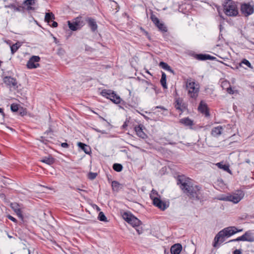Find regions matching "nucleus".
<instances>
[{
    "mask_svg": "<svg viewBox=\"0 0 254 254\" xmlns=\"http://www.w3.org/2000/svg\"><path fill=\"white\" fill-rule=\"evenodd\" d=\"M178 185L190 198L197 199L199 194L200 188L199 186L194 185L189 178L184 176H179L177 179Z\"/></svg>",
    "mask_w": 254,
    "mask_h": 254,
    "instance_id": "obj_1",
    "label": "nucleus"
},
{
    "mask_svg": "<svg viewBox=\"0 0 254 254\" xmlns=\"http://www.w3.org/2000/svg\"><path fill=\"white\" fill-rule=\"evenodd\" d=\"M235 226H229L220 231L215 236L213 246L214 248H219L220 245L225 241L226 238H229L235 234Z\"/></svg>",
    "mask_w": 254,
    "mask_h": 254,
    "instance_id": "obj_2",
    "label": "nucleus"
},
{
    "mask_svg": "<svg viewBox=\"0 0 254 254\" xmlns=\"http://www.w3.org/2000/svg\"><path fill=\"white\" fill-rule=\"evenodd\" d=\"M223 12L228 16L235 17L239 14L236 3L232 0H225L223 4Z\"/></svg>",
    "mask_w": 254,
    "mask_h": 254,
    "instance_id": "obj_3",
    "label": "nucleus"
},
{
    "mask_svg": "<svg viewBox=\"0 0 254 254\" xmlns=\"http://www.w3.org/2000/svg\"><path fill=\"white\" fill-rule=\"evenodd\" d=\"M245 193L241 190H237L235 192L228 194L219 198L221 200L231 201L235 204L239 202L244 197Z\"/></svg>",
    "mask_w": 254,
    "mask_h": 254,
    "instance_id": "obj_4",
    "label": "nucleus"
},
{
    "mask_svg": "<svg viewBox=\"0 0 254 254\" xmlns=\"http://www.w3.org/2000/svg\"><path fill=\"white\" fill-rule=\"evenodd\" d=\"M186 88L188 91V95L190 97L195 99L197 97L198 87L195 82L188 80L186 83Z\"/></svg>",
    "mask_w": 254,
    "mask_h": 254,
    "instance_id": "obj_5",
    "label": "nucleus"
},
{
    "mask_svg": "<svg viewBox=\"0 0 254 254\" xmlns=\"http://www.w3.org/2000/svg\"><path fill=\"white\" fill-rule=\"evenodd\" d=\"M122 216L126 221L130 224L133 227L139 226L141 223V221L138 219L129 212H125Z\"/></svg>",
    "mask_w": 254,
    "mask_h": 254,
    "instance_id": "obj_6",
    "label": "nucleus"
},
{
    "mask_svg": "<svg viewBox=\"0 0 254 254\" xmlns=\"http://www.w3.org/2000/svg\"><path fill=\"white\" fill-rule=\"evenodd\" d=\"M175 109L182 114L187 109V104L184 101V100L180 97L176 98L174 103Z\"/></svg>",
    "mask_w": 254,
    "mask_h": 254,
    "instance_id": "obj_7",
    "label": "nucleus"
},
{
    "mask_svg": "<svg viewBox=\"0 0 254 254\" xmlns=\"http://www.w3.org/2000/svg\"><path fill=\"white\" fill-rule=\"evenodd\" d=\"M241 11L245 16H248L254 13V5L250 3H243L241 5Z\"/></svg>",
    "mask_w": 254,
    "mask_h": 254,
    "instance_id": "obj_8",
    "label": "nucleus"
},
{
    "mask_svg": "<svg viewBox=\"0 0 254 254\" xmlns=\"http://www.w3.org/2000/svg\"><path fill=\"white\" fill-rule=\"evenodd\" d=\"M152 201L154 206L163 211L166 210L169 206V202L163 201L158 197L153 198Z\"/></svg>",
    "mask_w": 254,
    "mask_h": 254,
    "instance_id": "obj_9",
    "label": "nucleus"
},
{
    "mask_svg": "<svg viewBox=\"0 0 254 254\" xmlns=\"http://www.w3.org/2000/svg\"><path fill=\"white\" fill-rule=\"evenodd\" d=\"M40 60L39 56H33L28 61L27 66L29 69L35 68L39 66L38 63Z\"/></svg>",
    "mask_w": 254,
    "mask_h": 254,
    "instance_id": "obj_10",
    "label": "nucleus"
},
{
    "mask_svg": "<svg viewBox=\"0 0 254 254\" xmlns=\"http://www.w3.org/2000/svg\"><path fill=\"white\" fill-rule=\"evenodd\" d=\"M68 25L70 30L76 31L82 26V22L80 21L79 18H77L72 22L68 21Z\"/></svg>",
    "mask_w": 254,
    "mask_h": 254,
    "instance_id": "obj_11",
    "label": "nucleus"
},
{
    "mask_svg": "<svg viewBox=\"0 0 254 254\" xmlns=\"http://www.w3.org/2000/svg\"><path fill=\"white\" fill-rule=\"evenodd\" d=\"M3 82L5 84L9 87H15L16 86L17 84L16 79L11 76H5L3 78Z\"/></svg>",
    "mask_w": 254,
    "mask_h": 254,
    "instance_id": "obj_12",
    "label": "nucleus"
},
{
    "mask_svg": "<svg viewBox=\"0 0 254 254\" xmlns=\"http://www.w3.org/2000/svg\"><path fill=\"white\" fill-rule=\"evenodd\" d=\"M36 2V0H25L23 3V7H25V8L28 10H34L35 8L32 6L34 5Z\"/></svg>",
    "mask_w": 254,
    "mask_h": 254,
    "instance_id": "obj_13",
    "label": "nucleus"
},
{
    "mask_svg": "<svg viewBox=\"0 0 254 254\" xmlns=\"http://www.w3.org/2000/svg\"><path fill=\"white\" fill-rule=\"evenodd\" d=\"M182 250V246L180 244H176L171 247L170 251L172 254H180Z\"/></svg>",
    "mask_w": 254,
    "mask_h": 254,
    "instance_id": "obj_14",
    "label": "nucleus"
},
{
    "mask_svg": "<svg viewBox=\"0 0 254 254\" xmlns=\"http://www.w3.org/2000/svg\"><path fill=\"white\" fill-rule=\"evenodd\" d=\"M142 126L139 125L134 127V130L136 132V134L140 137L144 139L146 138V134L143 132L142 129Z\"/></svg>",
    "mask_w": 254,
    "mask_h": 254,
    "instance_id": "obj_15",
    "label": "nucleus"
},
{
    "mask_svg": "<svg viewBox=\"0 0 254 254\" xmlns=\"http://www.w3.org/2000/svg\"><path fill=\"white\" fill-rule=\"evenodd\" d=\"M244 241L249 242H254V236L250 231L246 232L243 235Z\"/></svg>",
    "mask_w": 254,
    "mask_h": 254,
    "instance_id": "obj_16",
    "label": "nucleus"
},
{
    "mask_svg": "<svg viewBox=\"0 0 254 254\" xmlns=\"http://www.w3.org/2000/svg\"><path fill=\"white\" fill-rule=\"evenodd\" d=\"M89 27L92 32H95L97 29V24L95 19L92 18H88L87 20Z\"/></svg>",
    "mask_w": 254,
    "mask_h": 254,
    "instance_id": "obj_17",
    "label": "nucleus"
},
{
    "mask_svg": "<svg viewBox=\"0 0 254 254\" xmlns=\"http://www.w3.org/2000/svg\"><path fill=\"white\" fill-rule=\"evenodd\" d=\"M198 111L204 114L206 116V103L204 101H201L198 107Z\"/></svg>",
    "mask_w": 254,
    "mask_h": 254,
    "instance_id": "obj_18",
    "label": "nucleus"
},
{
    "mask_svg": "<svg viewBox=\"0 0 254 254\" xmlns=\"http://www.w3.org/2000/svg\"><path fill=\"white\" fill-rule=\"evenodd\" d=\"M216 165L219 168L223 169L230 174H232V171L230 170L228 164H224L223 162H219L217 163Z\"/></svg>",
    "mask_w": 254,
    "mask_h": 254,
    "instance_id": "obj_19",
    "label": "nucleus"
},
{
    "mask_svg": "<svg viewBox=\"0 0 254 254\" xmlns=\"http://www.w3.org/2000/svg\"><path fill=\"white\" fill-rule=\"evenodd\" d=\"M41 161L43 163H45L48 165H52L54 163L55 159L52 156H49L48 157H44L41 160Z\"/></svg>",
    "mask_w": 254,
    "mask_h": 254,
    "instance_id": "obj_20",
    "label": "nucleus"
},
{
    "mask_svg": "<svg viewBox=\"0 0 254 254\" xmlns=\"http://www.w3.org/2000/svg\"><path fill=\"white\" fill-rule=\"evenodd\" d=\"M111 98L110 99L113 103L117 104L121 103L122 99L120 98V97L117 95L115 92H114L113 93H112V95L110 97Z\"/></svg>",
    "mask_w": 254,
    "mask_h": 254,
    "instance_id": "obj_21",
    "label": "nucleus"
},
{
    "mask_svg": "<svg viewBox=\"0 0 254 254\" xmlns=\"http://www.w3.org/2000/svg\"><path fill=\"white\" fill-rule=\"evenodd\" d=\"M180 122L186 126L191 127L193 125V121L189 118H185L180 120Z\"/></svg>",
    "mask_w": 254,
    "mask_h": 254,
    "instance_id": "obj_22",
    "label": "nucleus"
},
{
    "mask_svg": "<svg viewBox=\"0 0 254 254\" xmlns=\"http://www.w3.org/2000/svg\"><path fill=\"white\" fill-rule=\"evenodd\" d=\"M223 128L221 126L214 127L211 131V134L214 136H217L221 134Z\"/></svg>",
    "mask_w": 254,
    "mask_h": 254,
    "instance_id": "obj_23",
    "label": "nucleus"
},
{
    "mask_svg": "<svg viewBox=\"0 0 254 254\" xmlns=\"http://www.w3.org/2000/svg\"><path fill=\"white\" fill-rule=\"evenodd\" d=\"M78 146L81 148L86 154H89L90 152V148L89 146L82 142H78Z\"/></svg>",
    "mask_w": 254,
    "mask_h": 254,
    "instance_id": "obj_24",
    "label": "nucleus"
},
{
    "mask_svg": "<svg viewBox=\"0 0 254 254\" xmlns=\"http://www.w3.org/2000/svg\"><path fill=\"white\" fill-rule=\"evenodd\" d=\"M159 66L161 67L165 70H166L173 74H174L173 70L171 68V67L166 63L163 62H161L159 63Z\"/></svg>",
    "mask_w": 254,
    "mask_h": 254,
    "instance_id": "obj_25",
    "label": "nucleus"
},
{
    "mask_svg": "<svg viewBox=\"0 0 254 254\" xmlns=\"http://www.w3.org/2000/svg\"><path fill=\"white\" fill-rule=\"evenodd\" d=\"M114 91H113L111 90H107V89H104L101 92V94L103 96L106 97L107 99H110L111 96L112 95V93H114Z\"/></svg>",
    "mask_w": 254,
    "mask_h": 254,
    "instance_id": "obj_26",
    "label": "nucleus"
},
{
    "mask_svg": "<svg viewBox=\"0 0 254 254\" xmlns=\"http://www.w3.org/2000/svg\"><path fill=\"white\" fill-rule=\"evenodd\" d=\"M160 83L164 89L167 88V85L166 84V75L164 72H162Z\"/></svg>",
    "mask_w": 254,
    "mask_h": 254,
    "instance_id": "obj_27",
    "label": "nucleus"
},
{
    "mask_svg": "<svg viewBox=\"0 0 254 254\" xmlns=\"http://www.w3.org/2000/svg\"><path fill=\"white\" fill-rule=\"evenodd\" d=\"M55 19V15L53 13H46L45 16V20L48 23Z\"/></svg>",
    "mask_w": 254,
    "mask_h": 254,
    "instance_id": "obj_28",
    "label": "nucleus"
},
{
    "mask_svg": "<svg viewBox=\"0 0 254 254\" xmlns=\"http://www.w3.org/2000/svg\"><path fill=\"white\" fill-rule=\"evenodd\" d=\"M15 205L16 207L14 206H12V208L14 209L15 212L16 213L17 216L21 219L23 218V215L22 214V211L21 209L17 207V204L16 203L14 204Z\"/></svg>",
    "mask_w": 254,
    "mask_h": 254,
    "instance_id": "obj_29",
    "label": "nucleus"
},
{
    "mask_svg": "<svg viewBox=\"0 0 254 254\" xmlns=\"http://www.w3.org/2000/svg\"><path fill=\"white\" fill-rule=\"evenodd\" d=\"M120 184L116 181H114L112 182V189L114 191H118L120 187Z\"/></svg>",
    "mask_w": 254,
    "mask_h": 254,
    "instance_id": "obj_30",
    "label": "nucleus"
},
{
    "mask_svg": "<svg viewBox=\"0 0 254 254\" xmlns=\"http://www.w3.org/2000/svg\"><path fill=\"white\" fill-rule=\"evenodd\" d=\"M159 30L163 32H166L167 31V28L166 26L164 25L163 23L159 22L158 24L156 25Z\"/></svg>",
    "mask_w": 254,
    "mask_h": 254,
    "instance_id": "obj_31",
    "label": "nucleus"
},
{
    "mask_svg": "<svg viewBox=\"0 0 254 254\" xmlns=\"http://www.w3.org/2000/svg\"><path fill=\"white\" fill-rule=\"evenodd\" d=\"M113 168L115 171L120 172L123 170V166L121 164L115 163L113 166Z\"/></svg>",
    "mask_w": 254,
    "mask_h": 254,
    "instance_id": "obj_32",
    "label": "nucleus"
},
{
    "mask_svg": "<svg viewBox=\"0 0 254 254\" xmlns=\"http://www.w3.org/2000/svg\"><path fill=\"white\" fill-rule=\"evenodd\" d=\"M194 57L200 61L206 60V54H195Z\"/></svg>",
    "mask_w": 254,
    "mask_h": 254,
    "instance_id": "obj_33",
    "label": "nucleus"
},
{
    "mask_svg": "<svg viewBox=\"0 0 254 254\" xmlns=\"http://www.w3.org/2000/svg\"><path fill=\"white\" fill-rule=\"evenodd\" d=\"M242 64H245L246 65H247L248 67H250V68H253V66H252L251 63H250V62L246 60V59H243L241 62L240 63V66H242Z\"/></svg>",
    "mask_w": 254,
    "mask_h": 254,
    "instance_id": "obj_34",
    "label": "nucleus"
},
{
    "mask_svg": "<svg viewBox=\"0 0 254 254\" xmlns=\"http://www.w3.org/2000/svg\"><path fill=\"white\" fill-rule=\"evenodd\" d=\"M98 218L101 221H107V217L105 216V214L103 212H100L99 213Z\"/></svg>",
    "mask_w": 254,
    "mask_h": 254,
    "instance_id": "obj_35",
    "label": "nucleus"
},
{
    "mask_svg": "<svg viewBox=\"0 0 254 254\" xmlns=\"http://www.w3.org/2000/svg\"><path fill=\"white\" fill-rule=\"evenodd\" d=\"M19 47V46H18L17 43H15V44L12 45L10 47L11 53L12 54H13L14 53H15L17 51V50L18 49Z\"/></svg>",
    "mask_w": 254,
    "mask_h": 254,
    "instance_id": "obj_36",
    "label": "nucleus"
},
{
    "mask_svg": "<svg viewBox=\"0 0 254 254\" xmlns=\"http://www.w3.org/2000/svg\"><path fill=\"white\" fill-rule=\"evenodd\" d=\"M151 19L154 24L156 26L160 22L159 19L156 17L154 15H152L151 16Z\"/></svg>",
    "mask_w": 254,
    "mask_h": 254,
    "instance_id": "obj_37",
    "label": "nucleus"
},
{
    "mask_svg": "<svg viewBox=\"0 0 254 254\" xmlns=\"http://www.w3.org/2000/svg\"><path fill=\"white\" fill-rule=\"evenodd\" d=\"M158 195V192L155 190L153 189L151 191V193L150 194V197L151 200H153V198H157L156 196Z\"/></svg>",
    "mask_w": 254,
    "mask_h": 254,
    "instance_id": "obj_38",
    "label": "nucleus"
},
{
    "mask_svg": "<svg viewBox=\"0 0 254 254\" xmlns=\"http://www.w3.org/2000/svg\"><path fill=\"white\" fill-rule=\"evenodd\" d=\"M11 110L13 112H16L18 110V105L12 104L10 106Z\"/></svg>",
    "mask_w": 254,
    "mask_h": 254,
    "instance_id": "obj_39",
    "label": "nucleus"
},
{
    "mask_svg": "<svg viewBox=\"0 0 254 254\" xmlns=\"http://www.w3.org/2000/svg\"><path fill=\"white\" fill-rule=\"evenodd\" d=\"M97 175L96 173L90 172L88 175V177L90 180L94 179Z\"/></svg>",
    "mask_w": 254,
    "mask_h": 254,
    "instance_id": "obj_40",
    "label": "nucleus"
},
{
    "mask_svg": "<svg viewBox=\"0 0 254 254\" xmlns=\"http://www.w3.org/2000/svg\"><path fill=\"white\" fill-rule=\"evenodd\" d=\"M236 241H244L243 236H240V237L237 238L236 239L231 240L228 242V243L236 242Z\"/></svg>",
    "mask_w": 254,
    "mask_h": 254,
    "instance_id": "obj_41",
    "label": "nucleus"
},
{
    "mask_svg": "<svg viewBox=\"0 0 254 254\" xmlns=\"http://www.w3.org/2000/svg\"><path fill=\"white\" fill-rule=\"evenodd\" d=\"M227 92L230 94H234V90L232 89V88L231 87H229L227 88Z\"/></svg>",
    "mask_w": 254,
    "mask_h": 254,
    "instance_id": "obj_42",
    "label": "nucleus"
},
{
    "mask_svg": "<svg viewBox=\"0 0 254 254\" xmlns=\"http://www.w3.org/2000/svg\"><path fill=\"white\" fill-rule=\"evenodd\" d=\"M7 217L9 220L12 221L13 222H16L17 221L16 219L11 215H8Z\"/></svg>",
    "mask_w": 254,
    "mask_h": 254,
    "instance_id": "obj_43",
    "label": "nucleus"
},
{
    "mask_svg": "<svg viewBox=\"0 0 254 254\" xmlns=\"http://www.w3.org/2000/svg\"><path fill=\"white\" fill-rule=\"evenodd\" d=\"M233 254H242L241 250L236 249L233 252Z\"/></svg>",
    "mask_w": 254,
    "mask_h": 254,
    "instance_id": "obj_44",
    "label": "nucleus"
},
{
    "mask_svg": "<svg viewBox=\"0 0 254 254\" xmlns=\"http://www.w3.org/2000/svg\"><path fill=\"white\" fill-rule=\"evenodd\" d=\"M61 146L63 148H68L69 146V145L66 142H64L61 144Z\"/></svg>",
    "mask_w": 254,
    "mask_h": 254,
    "instance_id": "obj_45",
    "label": "nucleus"
},
{
    "mask_svg": "<svg viewBox=\"0 0 254 254\" xmlns=\"http://www.w3.org/2000/svg\"><path fill=\"white\" fill-rule=\"evenodd\" d=\"M243 230V229H238L237 227H236V229L234 230L235 234L237 233H238V232H242Z\"/></svg>",
    "mask_w": 254,
    "mask_h": 254,
    "instance_id": "obj_46",
    "label": "nucleus"
},
{
    "mask_svg": "<svg viewBox=\"0 0 254 254\" xmlns=\"http://www.w3.org/2000/svg\"><path fill=\"white\" fill-rule=\"evenodd\" d=\"M155 109H161L162 110H167V109L165 107L161 106H156L155 107Z\"/></svg>",
    "mask_w": 254,
    "mask_h": 254,
    "instance_id": "obj_47",
    "label": "nucleus"
},
{
    "mask_svg": "<svg viewBox=\"0 0 254 254\" xmlns=\"http://www.w3.org/2000/svg\"><path fill=\"white\" fill-rule=\"evenodd\" d=\"M216 59V58H215V57H213V56H210V55H208V54H207V60H214V59Z\"/></svg>",
    "mask_w": 254,
    "mask_h": 254,
    "instance_id": "obj_48",
    "label": "nucleus"
},
{
    "mask_svg": "<svg viewBox=\"0 0 254 254\" xmlns=\"http://www.w3.org/2000/svg\"><path fill=\"white\" fill-rule=\"evenodd\" d=\"M52 26L53 27H57L58 26V23L56 21H53Z\"/></svg>",
    "mask_w": 254,
    "mask_h": 254,
    "instance_id": "obj_49",
    "label": "nucleus"
},
{
    "mask_svg": "<svg viewBox=\"0 0 254 254\" xmlns=\"http://www.w3.org/2000/svg\"><path fill=\"white\" fill-rule=\"evenodd\" d=\"M14 10L17 11H21V8L20 7H14Z\"/></svg>",
    "mask_w": 254,
    "mask_h": 254,
    "instance_id": "obj_50",
    "label": "nucleus"
},
{
    "mask_svg": "<svg viewBox=\"0 0 254 254\" xmlns=\"http://www.w3.org/2000/svg\"><path fill=\"white\" fill-rule=\"evenodd\" d=\"M0 113L2 115H4V112L3 111V109L0 108Z\"/></svg>",
    "mask_w": 254,
    "mask_h": 254,
    "instance_id": "obj_51",
    "label": "nucleus"
},
{
    "mask_svg": "<svg viewBox=\"0 0 254 254\" xmlns=\"http://www.w3.org/2000/svg\"><path fill=\"white\" fill-rule=\"evenodd\" d=\"M96 130L97 132H101V133H104V132H103V131H100V130H98V129H96Z\"/></svg>",
    "mask_w": 254,
    "mask_h": 254,
    "instance_id": "obj_52",
    "label": "nucleus"
},
{
    "mask_svg": "<svg viewBox=\"0 0 254 254\" xmlns=\"http://www.w3.org/2000/svg\"><path fill=\"white\" fill-rule=\"evenodd\" d=\"M146 72L148 74L151 75V74L150 73V72L147 70L146 71Z\"/></svg>",
    "mask_w": 254,
    "mask_h": 254,
    "instance_id": "obj_53",
    "label": "nucleus"
},
{
    "mask_svg": "<svg viewBox=\"0 0 254 254\" xmlns=\"http://www.w3.org/2000/svg\"><path fill=\"white\" fill-rule=\"evenodd\" d=\"M207 117L209 116V112H208V111L207 110Z\"/></svg>",
    "mask_w": 254,
    "mask_h": 254,
    "instance_id": "obj_54",
    "label": "nucleus"
},
{
    "mask_svg": "<svg viewBox=\"0 0 254 254\" xmlns=\"http://www.w3.org/2000/svg\"><path fill=\"white\" fill-rule=\"evenodd\" d=\"M153 89H154V90H155V86H153Z\"/></svg>",
    "mask_w": 254,
    "mask_h": 254,
    "instance_id": "obj_55",
    "label": "nucleus"
},
{
    "mask_svg": "<svg viewBox=\"0 0 254 254\" xmlns=\"http://www.w3.org/2000/svg\"><path fill=\"white\" fill-rule=\"evenodd\" d=\"M28 254H30V251L29 250H28Z\"/></svg>",
    "mask_w": 254,
    "mask_h": 254,
    "instance_id": "obj_56",
    "label": "nucleus"
},
{
    "mask_svg": "<svg viewBox=\"0 0 254 254\" xmlns=\"http://www.w3.org/2000/svg\"><path fill=\"white\" fill-rule=\"evenodd\" d=\"M137 232H138V234H140V232H139V231L138 230H137Z\"/></svg>",
    "mask_w": 254,
    "mask_h": 254,
    "instance_id": "obj_57",
    "label": "nucleus"
}]
</instances>
